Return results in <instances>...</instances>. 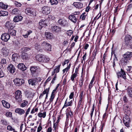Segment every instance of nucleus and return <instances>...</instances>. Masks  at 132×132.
<instances>
[{"label": "nucleus", "instance_id": "12", "mask_svg": "<svg viewBox=\"0 0 132 132\" xmlns=\"http://www.w3.org/2000/svg\"><path fill=\"white\" fill-rule=\"evenodd\" d=\"M61 28L57 26L52 27L51 30L52 32H59L61 31Z\"/></svg>", "mask_w": 132, "mask_h": 132}, {"label": "nucleus", "instance_id": "59", "mask_svg": "<svg viewBox=\"0 0 132 132\" xmlns=\"http://www.w3.org/2000/svg\"><path fill=\"white\" fill-rule=\"evenodd\" d=\"M82 102V101L80 100H79V101L78 102V105L77 107L78 108H79L80 106L81 105V103Z\"/></svg>", "mask_w": 132, "mask_h": 132}, {"label": "nucleus", "instance_id": "1", "mask_svg": "<svg viewBox=\"0 0 132 132\" xmlns=\"http://www.w3.org/2000/svg\"><path fill=\"white\" fill-rule=\"evenodd\" d=\"M127 113L128 115H126L123 118V122L125 125V126L127 127H128L130 126V119L128 115L130 113V112L129 110L127 111Z\"/></svg>", "mask_w": 132, "mask_h": 132}, {"label": "nucleus", "instance_id": "55", "mask_svg": "<svg viewBox=\"0 0 132 132\" xmlns=\"http://www.w3.org/2000/svg\"><path fill=\"white\" fill-rule=\"evenodd\" d=\"M123 101L125 102H128V100L127 98V97L126 96H123Z\"/></svg>", "mask_w": 132, "mask_h": 132}, {"label": "nucleus", "instance_id": "51", "mask_svg": "<svg viewBox=\"0 0 132 132\" xmlns=\"http://www.w3.org/2000/svg\"><path fill=\"white\" fill-rule=\"evenodd\" d=\"M30 111V108H29L27 109V110L24 116V117L25 118H26L27 117V115L28 114L29 112Z\"/></svg>", "mask_w": 132, "mask_h": 132}, {"label": "nucleus", "instance_id": "30", "mask_svg": "<svg viewBox=\"0 0 132 132\" xmlns=\"http://www.w3.org/2000/svg\"><path fill=\"white\" fill-rule=\"evenodd\" d=\"M43 56V55H37L36 56V58L38 61L42 62Z\"/></svg>", "mask_w": 132, "mask_h": 132}, {"label": "nucleus", "instance_id": "49", "mask_svg": "<svg viewBox=\"0 0 132 132\" xmlns=\"http://www.w3.org/2000/svg\"><path fill=\"white\" fill-rule=\"evenodd\" d=\"M4 76V73L3 72L1 69H0V78L3 77Z\"/></svg>", "mask_w": 132, "mask_h": 132}, {"label": "nucleus", "instance_id": "13", "mask_svg": "<svg viewBox=\"0 0 132 132\" xmlns=\"http://www.w3.org/2000/svg\"><path fill=\"white\" fill-rule=\"evenodd\" d=\"M18 68L19 69L24 71L27 69V67L23 63H19L18 65Z\"/></svg>", "mask_w": 132, "mask_h": 132}, {"label": "nucleus", "instance_id": "4", "mask_svg": "<svg viewBox=\"0 0 132 132\" xmlns=\"http://www.w3.org/2000/svg\"><path fill=\"white\" fill-rule=\"evenodd\" d=\"M30 70L31 72V75L32 76H36L37 75L38 72L39 70L38 67L34 66L31 67Z\"/></svg>", "mask_w": 132, "mask_h": 132}, {"label": "nucleus", "instance_id": "56", "mask_svg": "<svg viewBox=\"0 0 132 132\" xmlns=\"http://www.w3.org/2000/svg\"><path fill=\"white\" fill-rule=\"evenodd\" d=\"M129 108L128 106L126 105H123V109L124 110H125L128 109Z\"/></svg>", "mask_w": 132, "mask_h": 132}, {"label": "nucleus", "instance_id": "63", "mask_svg": "<svg viewBox=\"0 0 132 132\" xmlns=\"http://www.w3.org/2000/svg\"><path fill=\"white\" fill-rule=\"evenodd\" d=\"M23 49H24L23 51L24 52H27L30 50V49L29 48L27 47H24L23 48Z\"/></svg>", "mask_w": 132, "mask_h": 132}, {"label": "nucleus", "instance_id": "19", "mask_svg": "<svg viewBox=\"0 0 132 132\" xmlns=\"http://www.w3.org/2000/svg\"><path fill=\"white\" fill-rule=\"evenodd\" d=\"M5 26L7 28L10 29H12L14 27V24L10 21L6 22Z\"/></svg>", "mask_w": 132, "mask_h": 132}, {"label": "nucleus", "instance_id": "58", "mask_svg": "<svg viewBox=\"0 0 132 132\" xmlns=\"http://www.w3.org/2000/svg\"><path fill=\"white\" fill-rule=\"evenodd\" d=\"M49 90L48 89H46L44 90L43 92V93L44 95L46 94H48V92Z\"/></svg>", "mask_w": 132, "mask_h": 132}, {"label": "nucleus", "instance_id": "8", "mask_svg": "<svg viewBox=\"0 0 132 132\" xmlns=\"http://www.w3.org/2000/svg\"><path fill=\"white\" fill-rule=\"evenodd\" d=\"M15 84L17 86L22 85L24 82V80L22 79L16 78L14 80Z\"/></svg>", "mask_w": 132, "mask_h": 132}, {"label": "nucleus", "instance_id": "47", "mask_svg": "<svg viewBox=\"0 0 132 132\" xmlns=\"http://www.w3.org/2000/svg\"><path fill=\"white\" fill-rule=\"evenodd\" d=\"M28 103L27 101H25L21 103V104L20 106L22 107H24L27 105Z\"/></svg>", "mask_w": 132, "mask_h": 132}, {"label": "nucleus", "instance_id": "5", "mask_svg": "<svg viewBox=\"0 0 132 132\" xmlns=\"http://www.w3.org/2000/svg\"><path fill=\"white\" fill-rule=\"evenodd\" d=\"M41 44L43 48L45 50L49 51H51V46L50 44L45 41L42 42Z\"/></svg>", "mask_w": 132, "mask_h": 132}, {"label": "nucleus", "instance_id": "38", "mask_svg": "<svg viewBox=\"0 0 132 132\" xmlns=\"http://www.w3.org/2000/svg\"><path fill=\"white\" fill-rule=\"evenodd\" d=\"M97 52V50H94L92 53V57L93 58L92 61H93L94 59H95V56L96 55V52Z\"/></svg>", "mask_w": 132, "mask_h": 132}, {"label": "nucleus", "instance_id": "37", "mask_svg": "<svg viewBox=\"0 0 132 132\" xmlns=\"http://www.w3.org/2000/svg\"><path fill=\"white\" fill-rule=\"evenodd\" d=\"M26 13L27 14H32L33 13V11H32L31 9L30 8H27L25 10Z\"/></svg>", "mask_w": 132, "mask_h": 132}, {"label": "nucleus", "instance_id": "25", "mask_svg": "<svg viewBox=\"0 0 132 132\" xmlns=\"http://www.w3.org/2000/svg\"><path fill=\"white\" fill-rule=\"evenodd\" d=\"M123 57L125 58H128L132 57V52H128L124 54Z\"/></svg>", "mask_w": 132, "mask_h": 132}, {"label": "nucleus", "instance_id": "18", "mask_svg": "<svg viewBox=\"0 0 132 132\" xmlns=\"http://www.w3.org/2000/svg\"><path fill=\"white\" fill-rule=\"evenodd\" d=\"M1 51L3 55H4L5 56L8 55L9 53V50L7 49L6 47H3Z\"/></svg>", "mask_w": 132, "mask_h": 132}, {"label": "nucleus", "instance_id": "64", "mask_svg": "<svg viewBox=\"0 0 132 132\" xmlns=\"http://www.w3.org/2000/svg\"><path fill=\"white\" fill-rule=\"evenodd\" d=\"M79 12H75L73 13V14L72 15H75V16L77 15V16H78V14H79Z\"/></svg>", "mask_w": 132, "mask_h": 132}, {"label": "nucleus", "instance_id": "52", "mask_svg": "<svg viewBox=\"0 0 132 132\" xmlns=\"http://www.w3.org/2000/svg\"><path fill=\"white\" fill-rule=\"evenodd\" d=\"M83 78H81V79L80 80H79V85L80 86V87H81L83 85Z\"/></svg>", "mask_w": 132, "mask_h": 132}, {"label": "nucleus", "instance_id": "22", "mask_svg": "<svg viewBox=\"0 0 132 132\" xmlns=\"http://www.w3.org/2000/svg\"><path fill=\"white\" fill-rule=\"evenodd\" d=\"M2 102L3 106L4 107L7 108H10V105L9 103L6 102L4 100H2Z\"/></svg>", "mask_w": 132, "mask_h": 132}, {"label": "nucleus", "instance_id": "20", "mask_svg": "<svg viewBox=\"0 0 132 132\" xmlns=\"http://www.w3.org/2000/svg\"><path fill=\"white\" fill-rule=\"evenodd\" d=\"M23 17L21 15H18L15 16L14 18L13 21L15 22L21 21L23 18Z\"/></svg>", "mask_w": 132, "mask_h": 132}, {"label": "nucleus", "instance_id": "6", "mask_svg": "<svg viewBox=\"0 0 132 132\" xmlns=\"http://www.w3.org/2000/svg\"><path fill=\"white\" fill-rule=\"evenodd\" d=\"M118 78H122L124 79H126V74L125 71L122 69H121V70L119 71L117 73Z\"/></svg>", "mask_w": 132, "mask_h": 132}, {"label": "nucleus", "instance_id": "17", "mask_svg": "<svg viewBox=\"0 0 132 132\" xmlns=\"http://www.w3.org/2000/svg\"><path fill=\"white\" fill-rule=\"evenodd\" d=\"M15 112L20 115H22L25 113L24 111L20 108H17L15 111Z\"/></svg>", "mask_w": 132, "mask_h": 132}, {"label": "nucleus", "instance_id": "23", "mask_svg": "<svg viewBox=\"0 0 132 132\" xmlns=\"http://www.w3.org/2000/svg\"><path fill=\"white\" fill-rule=\"evenodd\" d=\"M16 32V30L13 29H9L8 31V34L12 36H15Z\"/></svg>", "mask_w": 132, "mask_h": 132}, {"label": "nucleus", "instance_id": "34", "mask_svg": "<svg viewBox=\"0 0 132 132\" xmlns=\"http://www.w3.org/2000/svg\"><path fill=\"white\" fill-rule=\"evenodd\" d=\"M46 112H44L43 113L42 112H39L38 114V116L39 117H42L44 118L46 116Z\"/></svg>", "mask_w": 132, "mask_h": 132}, {"label": "nucleus", "instance_id": "32", "mask_svg": "<svg viewBox=\"0 0 132 132\" xmlns=\"http://www.w3.org/2000/svg\"><path fill=\"white\" fill-rule=\"evenodd\" d=\"M127 93L129 96L132 97V88L129 87L128 88Z\"/></svg>", "mask_w": 132, "mask_h": 132}, {"label": "nucleus", "instance_id": "29", "mask_svg": "<svg viewBox=\"0 0 132 132\" xmlns=\"http://www.w3.org/2000/svg\"><path fill=\"white\" fill-rule=\"evenodd\" d=\"M8 6L7 5L4 4L2 2H1L0 3V7L3 9H6Z\"/></svg>", "mask_w": 132, "mask_h": 132}, {"label": "nucleus", "instance_id": "36", "mask_svg": "<svg viewBox=\"0 0 132 132\" xmlns=\"http://www.w3.org/2000/svg\"><path fill=\"white\" fill-rule=\"evenodd\" d=\"M32 32V31L31 30H29L27 32V33L24 35H23V37L25 38L28 37V36L29 35L31 34Z\"/></svg>", "mask_w": 132, "mask_h": 132}, {"label": "nucleus", "instance_id": "48", "mask_svg": "<svg viewBox=\"0 0 132 132\" xmlns=\"http://www.w3.org/2000/svg\"><path fill=\"white\" fill-rule=\"evenodd\" d=\"M6 116L7 117H11L12 116V113L9 112H7L6 113Z\"/></svg>", "mask_w": 132, "mask_h": 132}, {"label": "nucleus", "instance_id": "42", "mask_svg": "<svg viewBox=\"0 0 132 132\" xmlns=\"http://www.w3.org/2000/svg\"><path fill=\"white\" fill-rule=\"evenodd\" d=\"M14 3L15 5L17 7H20L22 5V4L16 1L14 2Z\"/></svg>", "mask_w": 132, "mask_h": 132}, {"label": "nucleus", "instance_id": "16", "mask_svg": "<svg viewBox=\"0 0 132 132\" xmlns=\"http://www.w3.org/2000/svg\"><path fill=\"white\" fill-rule=\"evenodd\" d=\"M73 5L76 8L78 9H81L83 7V4L80 2H74Z\"/></svg>", "mask_w": 132, "mask_h": 132}, {"label": "nucleus", "instance_id": "60", "mask_svg": "<svg viewBox=\"0 0 132 132\" xmlns=\"http://www.w3.org/2000/svg\"><path fill=\"white\" fill-rule=\"evenodd\" d=\"M69 69V67H68L65 69H63V73H64L65 71H66V72H67L68 71Z\"/></svg>", "mask_w": 132, "mask_h": 132}, {"label": "nucleus", "instance_id": "7", "mask_svg": "<svg viewBox=\"0 0 132 132\" xmlns=\"http://www.w3.org/2000/svg\"><path fill=\"white\" fill-rule=\"evenodd\" d=\"M10 36L9 34L7 33H5L2 35L1 39L4 41L7 42L10 39Z\"/></svg>", "mask_w": 132, "mask_h": 132}, {"label": "nucleus", "instance_id": "41", "mask_svg": "<svg viewBox=\"0 0 132 132\" xmlns=\"http://www.w3.org/2000/svg\"><path fill=\"white\" fill-rule=\"evenodd\" d=\"M61 66V64L59 65L56 66V68L54 69V70L56 73H58L59 72L60 68Z\"/></svg>", "mask_w": 132, "mask_h": 132}, {"label": "nucleus", "instance_id": "43", "mask_svg": "<svg viewBox=\"0 0 132 132\" xmlns=\"http://www.w3.org/2000/svg\"><path fill=\"white\" fill-rule=\"evenodd\" d=\"M18 55L16 54H14L12 55V59L13 61H15L17 58V55Z\"/></svg>", "mask_w": 132, "mask_h": 132}, {"label": "nucleus", "instance_id": "44", "mask_svg": "<svg viewBox=\"0 0 132 132\" xmlns=\"http://www.w3.org/2000/svg\"><path fill=\"white\" fill-rule=\"evenodd\" d=\"M114 55L115 56V58H114L113 61V67L114 68V67L115 66V61H118V59L117 57L116 56V54H114Z\"/></svg>", "mask_w": 132, "mask_h": 132}, {"label": "nucleus", "instance_id": "21", "mask_svg": "<svg viewBox=\"0 0 132 132\" xmlns=\"http://www.w3.org/2000/svg\"><path fill=\"white\" fill-rule=\"evenodd\" d=\"M45 35L46 38L48 39H51L53 38V34L49 32H46L45 33Z\"/></svg>", "mask_w": 132, "mask_h": 132}, {"label": "nucleus", "instance_id": "3", "mask_svg": "<svg viewBox=\"0 0 132 132\" xmlns=\"http://www.w3.org/2000/svg\"><path fill=\"white\" fill-rule=\"evenodd\" d=\"M21 92V91L18 90L16 91L15 93L14 98L16 101L20 102L22 100Z\"/></svg>", "mask_w": 132, "mask_h": 132}, {"label": "nucleus", "instance_id": "40", "mask_svg": "<svg viewBox=\"0 0 132 132\" xmlns=\"http://www.w3.org/2000/svg\"><path fill=\"white\" fill-rule=\"evenodd\" d=\"M50 1L51 5H56L58 3L57 0H50Z\"/></svg>", "mask_w": 132, "mask_h": 132}, {"label": "nucleus", "instance_id": "10", "mask_svg": "<svg viewBox=\"0 0 132 132\" xmlns=\"http://www.w3.org/2000/svg\"><path fill=\"white\" fill-rule=\"evenodd\" d=\"M42 13L44 14H48L50 13V9L47 6H44L42 9Z\"/></svg>", "mask_w": 132, "mask_h": 132}, {"label": "nucleus", "instance_id": "33", "mask_svg": "<svg viewBox=\"0 0 132 132\" xmlns=\"http://www.w3.org/2000/svg\"><path fill=\"white\" fill-rule=\"evenodd\" d=\"M20 11L18 9L15 8L12 10V13L14 14H17L19 13Z\"/></svg>", "mask_w": 132, "mask_h": 132}, {"label": "nucleus", "instance_id": "57", "mask_svg": "<svg viewBox=\"0 0 132 132\" xmlns=\"http://www.w3.org/2000/svg\"><path fill=\"white\" fill-rule=\"evenodd\" d=\"M42 129V127L40 124L37 128V132H39Z\"/></svg>", "mask_w": 132, "mask_h": 132}, {"label": "nucleus", "instance_id": "35", "mask_svg": "<svg viewBox=\"0 0 132 132\" xmlns=\"http://www.w3.org/2000/svg\"><path fill=\"white\" fill-rule=\"evenodd\" d=\"M8 14V13L6 11H0V16H5L7 15Z\"/></svg>", "mask_w": 132, "mask_h": 132}, {"label": "nucleus", "instance_id": "11", "mask_svg": "<svg viewBox=\"0 0 132 132\" xmlns=\"http://www.w3.org/2000/svg\"><path fill=\"white\" fill-rule=\"evenodd\" d=\"M78 18V16L77 15H75L72 14L70 15L69 16V18L71 21L74 23H76L77 20V19Z\"/></svg>", "mask_w": 132, "mask_h": 132}, {"label": "nucleus", "instance_id": "27", "mask_svg": "<svg viewBox=\"0 0 132 132\" xmlns=\"http://www.w3.org/2000/svg\"><path fill=\"white\" fill-rule=\"evenodd\" d=\"M50 59L47 56L43 55L42 62H47L49 61Z\"/></svg>", "mask_w": 132, "mask_h": 132}, {"label": "nucleus", "instance_id": "61", "mask_svg": "<svg viewBox=\"0 0 132 132\" xmlns=\"http://www.w3.org/2000/svg\"><path fill=\"white\" fill-rule=\"evenodd\" d=\"M1 62L3 64H6V60L5 59H2Z\"/></svg>", "mask_w": 132, "mask_h": 132}, {"label": "nucleus", "instance_id": "45", "mask_svg": "<svg viewBox=\"0 0 132 132\" xmlns=\"http://www.w3.org/2000/svg\"><path fill=\"white\" fill-rule=\"evenodd\" d=\"M7 130L10 131H14L15 130V129L13 128L10 125H9L8 126H7Z\"/></svg>", "mask_w": 132, "mask_h": 132}, {"label": "nucleus", "instance_id": "62", "mask_svg": "<svg viewBox=\"0 0 132 132\" xmlns=\"http://www.w3.org/2000/svg\"><path fill=\"white\" fill-rule=\"evenodd\" d=\"M127 58H125L123 57V58L122 59V61H123V62L125 63H127L128 62V59H127Z\"/></svg>", "mask_w": 132, "mask_h": 132}, {"label": "nucleus", "instance_id": "15", "mask_svg": "<svg viewBox=\"0 0 132 132\" xmlns=\"http://www.w3.org/2000/svg\"><path fill=\"white\" fill-rule=\"evenodd\" d=\"M58 23L61 26H64L66 25L67 22V21L64 19H60L58 20Z\"/></svg>", "mask_w": 132, "mask_h": 132}, {"label": "nucleus", "instance_id": "26", "mask_svg": "<svg viewBox=\"0 0 132 132\" xmlns=\"http://www.w3.org/2000/svg\"><path fill=\"white\" fill-rule=\"evenodd\" d=\"M39 25L42 27H44V26H47L46 23V21L45 20H41L39 23Z\"/></svg>", "mask_w": 132, "mask_h": 132}, {"label": "nucleus", "instance_id": "39", "mask_svg": "<svg viewBox=\"0 0 132 132\" xmlns=\"http://www.w3.org/2000/svg\"><path fill=\"white\" fill-rule=\"evenodd\" d=\"M77 76V73H74L72 75L71 77V79L72 81L74 82V78H76Z\"/></svg>", "mask_w": 132, "mask_h": 132}, {"label": "nucleus", "instance_id": "50", "mask_svg": "<svg viewBox=\"0 0 132 132\" xmlns=\"http://www.w3.org/2000/svg\"><path fill=\"white\" fill-rule=\"evenodd\" d=\"M73 33L72 31L71 30H69L67 31V34L68 35L71 36Z\"/></svg>", "mask_w": 132, "mask_h": 132}, {"label": "nucleus", "instance_id": "31", "mask_svg": "<svg viewBox=\"0 0 132 132\" xmlns=\"http://www.w3.org/2000/svg\"><path fill=\"white\" fill-rule=\"evenodd\" d=\"M87 14L85 12L82 13L80 16V19L82 20H85L87 17Z\"/></svg>", "mask_w": 132, "mask_h": 132}, {"label": "nucleus", "instance_id": "2", "mask_svg": "<svg viewBox=\"0 0 132 132\" xmlns=\"http://www.w3.org/2000/svg\"><path fill=\"white\" fill-rule=\"evenodd\" d=\"M125 44L127 46H131L132 44V38L129 35H126L125 37Z\"/></svg>", "mask_w": 132, "mask_h": 132}, {"label": "nucleus", "instance_id": "28", "mask_svg": "<svg viewBox=\"0 0 132 132\" xmlns=\"http://www.w3.org/2000/svg\"><path fill=\"white\" fill-rule=\"evenodd\" d=\"M21 58L23 60H24L28 59V54L27 53L24 52L22 53L21 56Z\"/></svg>", "mask_w": 132, "mask_h": 132}, {"label": "nucleus", "instance_id": "24", "mask_svg": "<svg viewBox=\"0 0 132 132\" xmlns=\"http://www.w3.org/2000/svg\"><path fill=\"white\" fill-rule=\"evenodd\" d=\"M72 104V101L71 100L69 102H67V99L65 101L64 104L62 108V109H63L64 108L67 107L68 106H71Z\"/></svg>", "mask_w": 132, "mask_h": 132}, {"label": "nucleus", "instance_id": "53", "mask_svg": "<svg viewBox=\"0 0 132 132\" xmlns=\"http://www.w3.org/2000/svg\"><path fill=\"white\" fill-rule=\"evenodd\" d=\"M1 122L4 125H7V122L5 120H1Z\"/></svg>", "mask_w": 132, "mask_h": 132}, {"label": "nucleus", "instance_id": "9", "mask_svg": "<svg viewBox=\"0 0 132 132\" xmlns=\"http://www.w3.org/2000/svg\"><path fill=\"white\" fill-rule=\"evenodd\" d=\"M7 69L8 71L11 73H13L16 70L15 66L12 64H10L9 65Z\"/></svg>", "mask_w": 132, "mask_h": 132}, {"label": "nucleus", "instance_id": "14", "mask_svg": "<svg viewBox=\"0 0 132 132\" xmlns=\"http://www.w3.org/2000/svg\"><path fill=\"white\" fill-rule=\"evenodd\" d=\"M37 79V78H34L29 80L28 81L29 84L32 86L36 85Z\"/></svg>", "mask_w": 132, "mask_h": 132}, {"label": "nucleus", "instance_id": "54", "mask_svg": "<svg viewBox=\"0 0 132 132\" xmlns=\"http://www.w3.org/2000/svg\"><path fill=\"white\" fill-rule=\"evenodd\" d=\"M54 95H52V94H51V96L50 98V102H52L53 101V100L54 99Z\"/></svg>", "mask_w": 132, "mask_h": 132}, {"label": "nucleus", "instance_id": "46", "mask_svg": "<svg viewBox=\"0 0 132 132\" xmlns=\"http://www.w3.org/2000/svg\"><path fill=\"white\" fill-rule=\"evenodd\" d=\"M73 115L72 112L71 111L68 112L67 113V118H68L69 116L70 117H71Z\"/></svg>", "mask_w": 132, "mask_h": 132}]
</instances>
